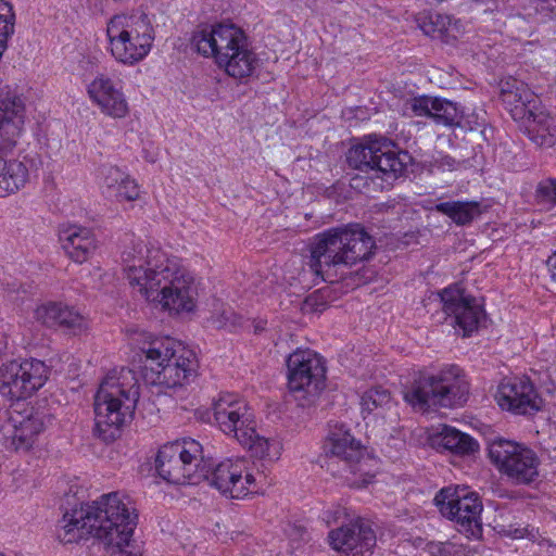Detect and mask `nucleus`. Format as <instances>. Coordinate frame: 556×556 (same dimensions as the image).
Returning <instances> with one entry per match:
<instances>
[{"label":"nucleus","instance_id":"nucleus-1","mask_svg":"<svg viewBox=\"0 0 556 556\" xmlns=\"http://www.w3.org/2000/svg\"><path fill=\"white\" fill-rule=\"evenodd\" d=\"M124 271L129 283L150 302L174 313L191 312L195 307L198 288L194 278L179 260L160 247L132 241L122 253Z\"/></svg>","mask_w":556,"mask_h":556},{"label":"nucleus","instance_id":"nucleus-2","mask_svg":"<svg viewBox=\"0 0 556 556\" xmlns=\"http://www.w3.org/2000/svg\"><path fill=\"white\" fill-rule=\"evenodd\" d=\"M138 516L129 497L117 492L100 500L66 510L58 526V539L64 544L76 543L89 535L122 556H142V543L132 539Z\"/></svg>","mask_w":556,"mask_h":556},{"label":"nucleus","instance_id":"nucleus-3","mask_svg":"<svg viewBox=\"0 0 556 556\" xmlns=\"http://www.w3.org/2000/svg\"><path fill=\"white\" fill-rule=\"evenodd\" d=\"M132 341L146 355V379L165 388L182 387L197 375L195 353L169 337L155 338L146 331L132 332Z\"/></svg>","mask_w":556,"mask_h":556},{"label":"nucleus","instance_id":"nucleus-4","mask_svg":"<svg viewBox=\"0 0 556 556\" xmlns=\"http://www.w3.org/2000/svg\"><path fill=\"white\" fill-rule=\"evenodd\" d=\"M191 45L237 79L250 77L258 66L260 60L250 49L244 31L233 24L204 26L193 33Z\"/></svg>","mask_w":556,"mask_h":556},{"label":"nucleus","instance_id":"nucleus-5","mask_svg":"<svg viewBox=\"0 0 556 556\" xmlns=\"http://www.w3.org/2000/svg\"><path fill=\"white\" fill-rule=\"evenodd\" d=\"M138 399L136 372L129 368L111 371L94 395L96 434L105 442L114 441L131 419Z\"/></svg>","mask_w":556,"mask_h":556},{"label":"nucleus","instance_id":"nucleus-6","mask_svg":"<svg viewBox=\"0 0 556 556\" xmlns=\"http://www.w3.org/2000/svg\"><path fill=\"white\" fill-rule=\"evenodd\" d=\"M408 159L407 152L400 151L391 140L369 137L348 152L349 165L367 175L352 178V187L382 191L404 172Z\"/></svg>","mask_w":556,"mask_h":556},{"label":"nucleus","instance_id":"nucleus-7","mask_svg":"<svg viewBox=\"0 0 556 556\" xmlns=\"http://www.w3.org/2000/svg\"><path fill=\"white\" fill-rule=\"evenodd\" d=\"M374 248L372 237L359 224L331 228L315 237L311 244L309 266L324 278L333 267H351L368 260Z\"/></svg>","mask_w":556,"mask_h":556},{"label":"nucleus","instance_id":"nucleus-8","mask_svg":"<svg viewBox=\"0 0 556 556\" xmlns=\"http://www.w3.org/2000/svg\"><path fill=\"white\" fill-rule=\"evenodd\" d=\"M214 420L228 437L236 439L243 447L258 458L278 459L282 443L256 433V422L248 404L231 393L222 394L213 403Z\"/></svg>","mask_w":556,"mask_h":556},{"label":"nucleus","instance_id":"nucleus-9","mask_svg":"<svg viewBox=\"0 0 556 556\" xmlns=\"http://www.w3.org/2000/svg\"><path fill=\"white\" fill-rule=\"evenodd\" d=\"M25 117V105L10 86L0 87V152L12 149L20 137ZM27 165L17 159L0 154V198H5L23 188L28 181Z\"/></svg>","mask_w":556,"mask_h":556},{"label":"nucleus","instance_id":"nucleus-10","mask_svg":"<svg viewBox=\"0 0 556 556\" xmlns=\"http://www.w3.org/2000/svg\"><path fill=\"white\" fill-rule=\"evenodd\" d=\"M112 56L124 65H135L151 51L155 30L149 15L136 10L112 16L106 26Z\"/></svg>","mask_w":556,"mask_h":556},{"label":"nucleus","instance_id":"nucleus-11","mask_svg":"<svg viewBox=\"0 0 556 556\" xmlns=\"http://www.w3.org/2000/svg\"><path fill=\"white\" fill-rule=\"evenodd\" d=\"M468 382L457 366H451L437 374L419 372L404 392L405 401L425 409L431 406L455 407L467 401Z\"/></svg>","mask_w":556,"mask_h":556},{"label":"nucleus","instance_id":"nucleus-12","mask_svg":"<svg viewBox=\"0 0 556 556\" xmlns=\"http://www.w3.org/2000/svg\"><path fill=\"white\" fill-rule=\"evenodd\" d=\"M162 479L174 484H194L205 469L202 445L190 438L164 444L155 459Z\"/></svg>","mask_w":556,"mask_h":556},{"label":"nucleus","instance_id":"nucleus-13","mask_svg":"<svg viewBox=\"0 0 556 556\" xmlns=\"http://www.w3.org/2000/svg\"><path fill=\"white\" fill-rule=\"evenodd\" d=\"M288 386L300 406H311L325 388L326 367L320 355L298 349L287 359Z\"/></svg>","mask_w":556,"mask_h":556},{"label":"nucleus","instance_id":"nucleus-14","mask_svg":"<svg viewBox=\"0 0 556 556\" xmlns=\"http://www.w3.org/2000/svg\"><path fill=\"white\" fill-rule=\"evenodd\" d=\"M489 457L497 470L514 484L529 485L536 481L541 460L525 444L498 438L489 444Z\"/></svg>","mask_w":556,"mask_h":556},{"label":"nucleus","instance_id":"nucleus-15","mask_svg":"<svg viewBox=\"0 0 556 556\" xmlns=\"http://www.w3.org/2000/svg\"><path fill=\"white\" fill-rule=\"evenodd\" d=\"M4 418L0 431L3 439L11 441L16 451L29 450L37 435L52 421L51 415L45 407H35L21 402L5 410Z\"/></svg>","mask_w":556,"mask_h":556},{"label":"nucleus","instance_id":"nucleus-16","mask_svg":"<svg viewBox=\"0 0 556 556\" xmlns=\"http://www.w3.org/2000/svg\"><path fill=\"white\" fill-rule=\"evenodd\" d=\"M50 370L39 359L10 361L0 365V393L12 400L31 396L49 378Z\"/></svg>","mask_w":556,"mask_h":556},{"label":"nucleus","instance_id":"nucleus-17","mask_svg":"<svg viewBox=\"0 0 556 556\" xmlns=\"http://www.w3.org/2000/svg\"><path fill=\"white\" fill-rule=\"evenodd\" d=\"M434 503L440 513L456 521L467 535L480 536L482 503L477 494L469 492L466 488H443L435 495Z\"/></svg>","mask_w":556,"mask_h":556},{"label":"nucleus","instance_id":"nucleus-18","mask_svg":"<svg viewBox=\"0 0 556 556\" xmlns=\"http://www.w3.org/2000/svg\"><path fill=\"white\" fill-rule=\"evenodd\" d=\"M201 478L231 498L245 496L255 483V477L247 471V462L243 458H227L213 468L205 462Z\"/></svg>","mask_w":556,"mask_h":556},{"label":"nucleus","instance_id":"nucleus-19","mask_svg":"<svg viewBox=\"0 0 556 556\" xmlns=\"http://www.w3.org/2000/svg\"><path fill=\"white\" fill-rule=\"evenodd\" d=\"M328 542L344 556H365L376 546L377 536L369 520L356 518L331 530Z\"/></svg>","mask_w":556,"mask_h":556},{"label":"nucleus","instance_id":"nucleus-20","mask_svg":"<svg viewBox=\"0 0 556 556\" xmlns=\"http://www.w3.org/2000/svg\"><path fill=\"white\" fill-rule=\"evenodd\" d=\"M439 295L444 313L454 317L455 324L464 331V337L478 329L485 315L481 304L473 296L466 294L458 285L443 289Z\"/></svg>","mask_w":556,"mask_h":556},{"label":"nucleus","instance_id":"nucleus-21","mask_svg":"<svg viewBox=\"0 0 556 556\" xmlns=\"http://www.w3.org/2000/svg\"><path fill=\"white\" fill-rule=\"evenodd\" d=\"M497 404L516 415H528L540 410L542 400L533 383L525 377L505 378L495 395Z\"/></svg>","mask_w":556,"mask_h":556},{"label":"nucleus","instance_id":"nucleus-22","mask_svg":"<svg viewBox=\"0 0 556 556\" xmlns=\"http://www.w3.org/2000/svg\"><path fill=\"white\" fill-rule=\"evenodd\" d=\"M88 94L101 112L110 117L123 118L128 113V103L122 88L103 74L89 84Z\"/></svg>","mask_w":556,"mask_h":556},{"label":"nucleus","instance_id":"nucleus-23","mask_svg":"<svg viewBox=\"0 0 556 556\" xmlns=\"http://www.w3.org/2000/svg\"><path fill=\"white\" fill-rule=\"evenodd\" d=\"M406 105L415 115L428 116L437 125L454 127L458 126L463 118V112L457 103L444 98L421 96L413 98Z\"/></svg>","mask_w":556,"mask_h":556},{"label":"nucleus","instance_id":"nucleus-24","mask_svg":"<svg viewBox=\"0 0 556 556\" xmlns=\"http://www.w3.org/2000/svg\"><path fill=\"white\" fill-rule=\"evenodd\" d=\"M501 97L516 121L522 122L538 108L535 94L526 84L517 79L508 80L502 86Z\"/></svg>","mask_w":556,"mask_h":556},{"label":"nucleus","instance_id":"nucleus-25","mask_svg":"<svg viewBox=\"0 0 556 556\" xmlns=\"http://www.w3.org/2000/svg\"><path fill=\"white\" fill-rule=\"evenodd\" d=\"M60 241L66 254L76 263H84L97 249L92 231L78 225H70L60 231Z\"/></svg>","mask_w":556,"mask_h":556},{"label":"nucleus","instance_id":"nucleus-26","mask_svg":"<svg viewBox=\"0 0 556 556\" xmlns=\"http://www.w3.org/2000/svg\"><path fill=\"white\" fill-rule=\"evenodd\" d=\"M36 317L47 327H63L74 333L81 331L85 327L84 317L61 303H49L41 305L36 311Z\"/></svg>","mask_w":556,"mask_h":556},{"label":"nucleus","instance_id":"nucleus-27","mask_svg":"<svg viewBox=\"0 0 556 556\" xmlns=\"http://www.w3.org/2000/svg\"><path fill=\"white\" fill-rule=\"evenodd\" d=\"M525 131L531 141L540 147L551 148L556 143L554 119L542 108H536L522 121Z\"/></svg>","mask_w":556,"mask_h":556},{"label":"nucleus","instance_id":"nucleus-28","mask_svg":"<svg viewBox=\"0 0 556 556\" xmlns=\"http://www.w3.org/2000/svg\"><path fill=\"white\" fill-rule=\"evenodd\" d=\"M327 450L333 456L349 463L359 462L364 453L362 444L356 441L349 431L342 428L334 429L330 432Z\"/></svg>","mask_w":556,"mask_h":556},{"label":"nucleus","instance_id":"nucleus-29","mask_svg":"<svg viewBox=\"0 0 556 556\" xmlns=\"http://www.w3.org/2000/svg\"><path fill=\"white\" fill-rule=\"evenodd\" d=\"M435 211L448 216L456 225L470 224L482 213L481 204L476 201H450L435 205Z\"/></svg>","mask_w":556,"mask_h":556},{"label":"nucleus","instance_id":"nucleus-30","mask_svg":"<svg viewBox=\"0 0 556 556\" xmlns=\"http://www.w3.org/2000/svg\"><path fill=\"white\" fill-rule=\"evenodd\" d=\"M438 443L445 450L459 455H470L479 448L475 439L448 426H444L439 432Z\"/></svg>","mask_w":556,"mask_h":556},{"label":"nucleus","instance_id":"nucleus-31","mask_svg":"<svg viewBox=\"0 0 556 556\" xmlns=\"http://www.w3.org/2000/svg\"><path fill=\"white\" fill-rule=\"evenodd\" d=\"M416 22L424 34L428 36H435L437 33L441 34L446 29L451 18L447 15L439 13H419L416 16Z\"/></svg>","mask_w":556,"mask_h":556},{"label":"nucleus","instance_id":"nucleus-32","mask_svg":"<svg viewBox=\"0 0 556 556\" xmlns=\"http://www.w3.org/2000/svg\"><path fill=\"white\" fill-rule=\"evenodd\" d=\"M391 404L390 392L381 387L372 388L366 391L362 396V406L364 410L372 412Z\"/></svg>","mask_w":556,"mask_h":556},{"label":"nucleus","instance_id":"nucleus-33","mask_svg":"<svg viewBox=\"0 0 556 556\" xmlns=\"http://www.w3.org/2000/svg\"><path fill=\"white\" fill-rule=\"evenodd\" d=\"M103 187L115 192L119 184L127 174L123 173L118 167L112 165H103L100 168Z\"/></svg>","mask_w":556,"mask_h":556},{"label":"nucleus","instance_id":"nucleus-34","mask_svg":"<svg viewBox=\"0 0 556 556\" xmlns=\"http://www.w3.org/2000/svg\"><path fill=\"white\" fill-rule=\"evenodd\" d=\"M114 194L118 201H136L140 195V189L136 180L126 175Z\"/></svg>","mask_w":556,"mask_h":556},{"label":"nucleus","instance_id":"nucleus-35","mask_svg":"<svg viewBox=\"0 0 556 556\" xmlns=\"http://www.w3.org/2000/svg\"><path fill=\"white\" fill-rule=\"evenodd\" d=\"M535 195L539 202L546 204L556 203V179L547 178L539 182Z\"/></svg>","mask_w":556,"mask_h":556},{"label":"nucleus","instance_id":"nucleus-36","mask_svg":"<svg viewBox=\"0 0 556 556\" xmlns=\"http://www.w3.org/2000/svg\"><path fill=\"white\" fill-rule=\"evenodd\" d=\"M325 307H326V302H325L323 295L317 292H314V293L309 294L308 296H306V299L304 300L302 309L306 313L307 312L314 313V312H321Z\"/></svg>","mask_w":556,"mask_h":556},{"label":"nucleus","instance_id":"nucleus-37","mask_svg":"<svg viewBox=\"0 0 556 556\" xmlns=\"http://www.w3.org/2000/svg\"><path fill=\"white\" fill-rule=\"evenodd\" d=\"M348 518V510L341 506H334L324 511L323 519L328 526L338 523L343 519Z\"/></svg>","mask_w":556,"mask_h":556},{"label":"nucleus","instance_id":"nucleus-38","mask_svg":"<svg viewBox=\"0 0 556 556\" xmlns=\"http://www.w3.org/2000/svg\"><path fill=\"white\" fill-rule=\"evenodd\" d=\"M431 164L438 169L454 170L457 168L458 162L450 155L439 154L438 156H433Z\"/></svg>","mask_w":556,"mask_h":556},{"label":"nucleus","instance_id":"nucleus-39","mask_svg":"<svg viewBox=\"0 0 556 556\" xmlns=\"http://www.w3.org/2000/svg\"><path fill=\"white\" fill-rule=\"evenodd\" d=\"M546 265L548 268V271L551 274V278L553 281L556 282V252L553 253L546 261Z\"/></svg>","mask_w":556,"mask_h":556},{"label":"nucleus","instance_id":"nucleus-40","mask_svg":"<svg viewBox=\"0 0 556 556\" xmlns=\"http://www.w3.org/2000/svg\"><path fill=\"white\" fill-rule=\"evenodd\" d=\"M306 535H307V533H306L305 529H303L302 527H293L292 531L290 533V536L292 540L300 539L302 541H305Z\"/></svg>","mask_w":556,"mask_h":556}]
</instances>
